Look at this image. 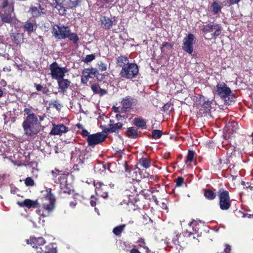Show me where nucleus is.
I'll return each instance as SVG.
<instances>
[{"label":"nucleus","mask_w":253,"mask_h":253,"mask_svg":"<svg viewBox=\"0 0 253 253\" xmlns=\"http://www.w3.org/2000/svg\"><path fill=\"white\" fill-rule=\"evenodd\" d=\"M213 91L222 98H229L232 94L231 89L224 83L217 84Z\"/></svg>","instance_id":"9"},{"label":"nucleus","mask_w":253,"mask_h":253,"mask_svg":"<svg viewBox=\"0 0 253 253\" xmlns=\"http://www.w3.org/2000/svg\"><path fill=\"white\" fill-rule=\"evenodd\" d=\"M70 28L68 26L54 25L52 29L53 36L59 39H66L69 33Z\"/></svg>","instance_id":"10"},{"label":"nucleus","mask_w":253,"mask_h":253,"mask_svg":"<svg viewBox=\"0 0 253 253\" xmlns=\"http://www.w3.org/2000/svg\"><path fill=\"white\" fill-rule=\"evenodd\" d=\"M52 105L54 107H55L58 110L60 109L62 107L61 104L57 100H55L53 101Z\"/></svg>","instance_id":"54"},{"label":"nucleus","mask_w":253,"mask_h":253,"mask_svg":"<svg viewBox=\"0 0 253 253\" xmlns=\"http://www.w3.org/2000/svg\"><path fill=\"white\" fill-rule=\"evenodd\" d=\"M95 59V55L94 54H89L87 55L84 59L83 61L85 63H88Z\"/></svg>","instance_id":"50"},{"label":"nucleus","mask_w":253,"mask_h":253,"mask_svg":"<svg viewBox=\"0 0 253 253\" xmlns=\"http://www.w3.org/2000/svg\"><path fill=\"white\" fill-rule=\"evenodd\" d=\"M211 8L213 14H217L221 11L222 7L217 1H213L211 5Z\"/></svg>","instance_id":"31"},{"label":"nucleus","mask_w":253,"mask_h":253,"mask_svg":"<svg viewBox=\"0 0 253 253\" xmlns=\"http://www.w3.org/2000/svg\"><path fill=\"white\" fill-rule=\"evenodd\" d=\"M37 28L36 21L34 18H30L23 26L24 31L27 32L28 34L32 33L36 30Z\"/></svg>","instance_id":"20"},{"label":"nucleus","mask_w":253,"mask_h":253,"mask_svg":"<svg viewBox=\"0 0 253 253\" xmlns=\"http://www.w3.org/2000/svg\"><path fill=\"white\" fill-rule=\"evenodd\" d=\"M127 135L129 137L132 138H135L137 137V130L134 127H129L127 131Z\"/></svg>","instance_id":"34"},{"label":"nucleus","mask_w":253,"mask_h":253,"mask_svg":"<svg viewBox=\"0 0 253 253\" xmlns=\"http://www.w3.org/2000/svg\"><path fill=\"white\" fill-rule=\"evenodd\" d=\"M98 68L101 71H105L107 70V65L102 62H100L98 64Z\"/></svg>","instance_id":"52"},{"label":"nucleus","mask_w":253,"mask_h":253,"mask_svg":"<svg viewBox=\"0 0 253 253\" xmlns=\"http://www.w3.org/2000/svg\"><path fill=\"white\" fill-rule=\"evenodd\" d=\"M136 244H137L138 247L143 248L146 246V244L145 239L142 238H139V239L136 242Z\"/></svg>","instance_id":"48"},{"label":"nucleus","mask_w":253,"mask_h":253,"mask_svg":"<svg viewBox=\"0 0 253 253\" xmlns=\"http://www.w3.org/2000/svg\"><path fill=\"white\" fill-rule=\"evenodd\" d=\"M66 38L69 39L70 41H73L75 43L78 42L79 38L77 34L75 33H71V31H69V33L68 34Z\"/></svg>","instance_id":"35"},{"label":"nucleus","mask_w":253,"mask_h":253,"mask_svg":"<svg viewBox=\"0 0 253 253\" xmlns=\"http://www.w3.org/2000/svg\"><path fill=\"white\" fill-rule=\"evenodd\" d=\"M44 9L42 7L40 3H36L35 5H32L29 10L33 18L39 17L42 15L44 14Z\"/></svg>","instance_id":"15"},{"label":"nucleus","mask_w":253,"mask_h":253,"mask_svg":"<svg viewBox=\"0 0 253 253\" xmlns=\"http://www.w3.org/2000/svg\"><path fill=\"white\" fill-rule=\"evenodd\" d=\"M138 68L136 64L130 63L123 66L120 72L122 77L131 79L135 78L138 73Z\"/></svg>","instance_id":"4"},{"label":"nucleus","mask_w":253,"mask_h":253,"mask_svg":"<svg viewBox=\"0 0 253 253\" xmlns=\"http://www.w3.org/2000/svg\"><path fill=\"white\" fill-rule=\"evenodd\" d=\"M28 244L31 245L33 248H38L39 246L43 245L45 243V239L41 237L37 238L30 237L29 239L26 240Z\"/></svg>","instance_id":"19"},{"label":"nucleus","mask_w":253,"mask_h":253,"mask_svg":"<svg viewBox=\"0 0 253 253\" xmlns=\"http://www.w3.org/2000/svg\"><path fill=\"white\" fill-rule=\"evenodd\" d=\"M200 222L196 220H193L188 223V225L192 227L193 230L195 233L197 234L199 232V226Z\"/></svg>","instance_id":"36"},{"label":"nucleus","mask_w":253,"mask_h":253,"mask_svg":"<svg viewBox=\"0 0 253 253\" xmlns=\"http://www.w3.org/2000/svg\"><path fill=\"white\" fill-rule=\"evenodd\" d=\"M68 131L69 128L63 124H53L52 128L49 134L52 135H61Z\"/></svg>","instance_id":"14"},{"label":"nucleus","mask_w":253,"mask_h":253,"mask_svg":"<svg viewBox=\"0 0 253 253\" xmlns=\"http://www.w3.org/2000/svg\"><path fill=\"white\" fill-rule=\"evenodd\" d=\"M3 180V177L1 176V175H0V185L1 184Z\"/></svg>","instance_id":"64"},{"label":"nucleus","mask_w":253,"mask_h":253,"mask_svg":"<svg viewBox=\"0 0 253 253\" xmlns=\"http://www.w3.org/2000/svg\"><path fill=\"white\" fill-rule=\"evenodd\" d=\"M68 175H54L53 179L54 182L60 185V193L70 194L72 190L68 188L67 176Z\"/></svg>","instance_id":"7"},{"label":"nucleus","mask_w":253,"mask_h":253,"mask_svg":"<svg viewBox=\"0 0 253 253\" xmlns=\"http://www.w3.org/2000/svg\"><path fill=\"white\" fill-rule=\"evenodd\" d=\"M25 184L27 186H33L34 185V181L31 177H27L25 179Z\"/></svg>","instance_id":"47"},{"label":"nucleus","mask_w":253,"mask_h":253,"mask_svg":"<svg viewBox=\"0 0 253 253\" xmlns=\"http://www.w3.org/2000/svg\"><path fill=\"white\" fill-rule=\"evenodd\" d=\"M101 196L102 197L104 198H106L108 197V193L107 192H103L101 195Z\"/></svg>","instance_id":"61"},{"label":"nucleus","mask_w":253,"mask_h":253,"mask_svg":"<svg viewBox=\"0 0 253 253\" xmlns=\"http://www.w3.org/2000/svg\"><path fill=\"white\" fill-rule=\"evenodd\" d=\"M150 164L151 161L149 159L142 158L139 160L138 165L145 169H148L150 167Z\"/></svg>","instance_id":"32"},{"label":"nucleus","mask_w":253,"mask_h":253,"mask_svg":"<svg viewBox=\"0 0 253 253\" xmlns=\"http://www.w3.org/2000/svg\"><path fill=\"white\" fill-rule=\"evenodd\" d=\"M14 3L13 0H1L0 7L4 11L3 13L0 12V18L3 23H8L11 25L18 24V20L14 12Z\"/></svg>","instance_id":"1"},{"label":"nucleus","mask_w":253,"mask_h":253,"mask_svg":"<svg viewBox=\"0 0 253 253\" xmlns=\"http://www.w3.org/2000/svg\"><path fill=\"white\" fill-rule=\"evenodd\" d=\"M204 196L206 199L209 200H212L215 199L216 197V194L211 190L205 189L204 191Z\"/></svg>","instance_id":"33"},{"label":"nucleus","mask_w":253,"mask_h":253,"mask_svg":"<svg viewBox=\"0 0 253 253\" xmlns=\"http://www.w3.org/2000/svg\"><path fill=\"white\" fill-rule=\"evenodd\" d=\"M169 107V104H166L163 107V109L164 111L168 110Z\"/></svg>","instance_id":"60"},{"label":"nucleus","mask_w":253,"mask_h":253,"mask_svg":"<svg viewBox=\"0 0 253 253\" xmlns=\"http://www.w3.org/2000/svg\"><path fill=\"white\" fill-rule=\"evenodd\" d=\"M126 224H121L114 228L113 233L118 237H121L122 232L125 230Z\"/></svg>","instance_id":"30"},{"label":"nucleus","mask_w":253,"mask_h":253,"mask_svg":"<svg viewBox=\"0 0 253 253\" xmlns=\"http://www.w3.org/2000/svg\"><path fill=\"white\" fill-rule=\"evenodd\" d=\"M91 88L94 93L99 94L101 96L107 93V90L101 88L99 84H92Z\"/></svg>","instance_id":"26"},{"label":"nucleus","mask_w":253,"mask_h":253,"mask_svg":"<svg viewBox=\"0 0 253 253\" xmlns=\"http://www.w3.org/2000/svg\"><path fill=\"white\" fill-rule=\"evenodd\" d=\"M231 251L230 246L228 245H226V247L224 250V251L226 253H229Z\"/></svg>","instance_id":"58"},{"label":"nucleus","mask_w":253,"mask_h":253,"mask_svg":"<svg viewBox=\"0 0 253 253\" xmlns=\"http://www.w3.org/2000/svg\"><path fill=\"white\" fill-rule=\"evenodd\" d=\"M181 237V235H176L175 238H174L173 241L174 242L175 244L179 245L180 244V242L179 241V238Z\"/></svg>","instance_id":"55"},{"label":"nucleus","mask_w":253,"mask_h":253,"mask_svg":"<svg viewBox=\"0 0 253 253\" xmlns=\"http://www.w3.org/2000/svg\"><path fill=\"white\" fill-rule=\"evenodd\" d=\"M24 134L28 138H32L40 131V123L37 117L25 118L22 123Z\"/></svg>","instance_id":"2"},{"label":"nucleus","mask_w":253,"mask_h":253,"mask_svg":"<svg viewBox=\"0 0 253 253\" xmlns=\"http://www.w3.org/2000/svg\"><path fill=\"white\" fill-rule=\"evenodd\" d=\"M87 182L88 183H90V182H88L87 181ZM91 182H93V184H94V186L96 187V188L97 189L96 191V193L97 194V193H99L100 194V188L103 185V183L102 182H97L96 183H95V180H93V181H91Z\"/></svg>","instance_id":"44"},{"label":"nucleus","mask_w":253,"mask_h":253,"mask_svg":"<svg viewBox=\"0 0 253 253\" xmlns=\"http://www.w3.org/2000/svg\"><path fill=\"white\" fill-rule=\"evenodd\" d=\"M195 233L189 232L188 230L184 231L183 232L184 237L187 238L189 242L193 244L197 245L199 242V241L195 236Z\"/></svg>","instance_id":"22"},{"label":"nucleus","mask_w":253,"mask_h":253,"mask_svg":"<svg viewBox=\"0 0 253 253\" xmlns=\"http://www.w3.org/2000/svg\"><path fill=\"white\" fill-rule=\"evenodd\" d=\"M36 89L38 91H42L43 93H46L47 92V89L46 87H44L43 86L40 84H35Z\"/></svg>","instance_id":"51"},{"label":"nucleus","mask_w":253,"mask_h":253,"mask_svg":"<svg viewBox=\"0 0 253 253\" xmlns=\"http://www.w3.org/2000/svg\"><path fill=\"white\" fill-rule=\"evenodd\" d=\"M162 132L160 130L155 129L152 132V136L153 139H157L161 138Z\"/></svg>","instance_id":"41"},{"label":"nucleus","mask_w":253,"mask_h":253,"mask_svg":"<svg viewBox=\"0 0 253 253\" xmlns=\"http://www.w3.org/2000/svg\"><path fill=\"white\" fill-rule=\"evenodd\" d=\"M194 152L193 151H189L187 156V160L186 163L187 165H190L193 161Z\"/></svg>","instance_id":"42"},{"label":"nucleus","mask_w":253,"mask_h":253,"mask_svg":"<svg viewBox=\"0 0 253 253\" xmlns=\"http://www.w3.org/2000/svg\"><path fill=\"white\" fill-rule=\"evenodd\" d=\"M56 5L55 7L61 14L66 13L67 9H71L77 6L81 0H55Z\"/></svg>","instance_id":"3"},{"label":"nucleus","mask_w":253,"mask_h":253,"mask_svg":"<svg viewBox=\"0 0 253 253\" xmlns=\"http://www.w3.org/2000/svg\"><path fill=\"white\" fill-rule=\"evenodd\" d=\"M116 118L118 120H120L121 119V118H122V116H121V115L118 114L116 115Z\"/></svg>","instance_id":"63"},{"label":"nucleus","mask_w":253,"mask_h":253,"mask_svg":"<svg viewBox=\"0 0 253 253\" xmlns=\"http://www.w3.org/2000/svg\"><path fill=\"white\" fill-rule=\"evenodd\" d=\"M172 47V45L169 42H165L162 44V46L161 47V51L162 52H166L167 50L166 48L169 49Z\"/></svg>","instance_id":"43"},{"label":"nucleus","mask_w":253,"mask_h":253,"mask_svg":"<svg viewBox=\"0 0 253 253\" xmlns=\"http://www.w3.org/2000/svg\"><path fill=\"white\" fill-rule=\"evenodd\" d=\"M133 123L138 127L146 128V121L142 118H135L133 120Z\"/></svg>","instance_id":"27"},{"label":"nucleus","mask_w":253,"mask_h":253,"mask_svg":"<svg viewBox=\"0 0 253 253\" xmlns=\"http://www.w3.org/2000/svg\"><path fill=\"white\" fill-rule=\"evenodd\" d=\"M45 198L49 200V204H43L42 208L45 211H47L48 212H50L53 210L55 207V198L53 195L51 193V190L47 191Z\"/></svg>","instance_id":"17"},{"label":"nucleus","mask_w":253,"mask_h":253,"mask_svg":"<svg viewBox=\"0 0 253 253\" xmlns=\"http://www.w3.org/2000/svg\"><path fill=\"white\" fill-rule=\"evenodd\" d=\"M240 1V0H229V5H233L234 4H237Z\"/></svg>","instance_id":"56"},{"label":"nucleus","mask_w":253,"mask_h":253,"mask_svg":"<svg viewBox=\"0 0 253 253\" xmlns=\"http://www.w3.org/2000/svg\"><path fill=\"white\" fill-rule=\"evenodd\" d=\"M137 103V100L130 96H127L124 98L121 102L123 107L126 109H129L132 106H135Z\"/></svg>","instance_id":"18"},{"label":"nucleus","mask_w":253,"mask_h":253,"mask_svg":"<svg viewBox=\"0 0 253 253\" xmlns=\"http://www.w3.org/2000/svg\"><path fill=\"white\" fill-rule=\"evenodd\" d=\"M156 193H159V190L155 188H151L147 191L142 190L141 192V194L144 197V199L150 201L151 195H153Z\"/></svg>","instance_id":"25"},{"label":"nucleus","mask_w":253,"mask_h":253,"mask_svg":"<svg viewBox=\"0 0 253 253\" xmlns=\"http://www.w3.org/2000/svg\"><path fill=\"white\" fill-rule=\"evenodd\" d=\"M49 69L52 78L56 80L62 79L65 74L68 72L66 67H60L56 62L50 64Z\"/></svg>","instance_id":"5"},{"label":"nucleus","mask_w":253,"mask_h":253,"mask_svg":"<svg viewBox=\"0 0 253 253\" xmlns=\"http://www.w3.org/2000/svg\"><path fill=\"white\" fill-rule=\"evenodd\" d=\"M106 137V135L101 132L95 134H90L87 137V141L88 145L94 146V145L101 143L104 141Z\"/></svg>","instance_id":"13"},{"label":"nucleus","mask_w":253,"mask_h":253,"mask_svg":"<svg viewBox=\"0 0 253 253\" xmlns=\"http://www.w3.org/2000/svg\"><path fill=\"white\" fill-rule=\"evenodd\" d=\"M17 205L20 207H25L28 209L37 208L39 206L38 200L33 201L29 199H26L22 201H18Z\"/></svg>","instance_id":"16"},{"label":"nucleus","mask_w":253,"mask_h":253,"mask_svg":"<svg viewBox=\"0 0 253 253\" xmlns=\"http://www.w3.org/2000/svg\"><path fill=\"white\" fill-rule=\"evenodd\" d=\"M95 171L97 173H107L106 167L102 164H98L94 167Z\"/></svg>","instance_id":"39"},{"label":"nucleus","mask_w":253,"mask_h":253,"mask_svg":"<svg viewBox=\"0 0 253 253\" xmlns=\"http://www.w3.org/2000/svg\"><path fill=\"white\" fill-rule=\"evenodd\" d=\"M99 72L96 68H86L82 72L81 77V82L86 84L89 78H93L99 75Z\"/></svg>","instance_id":"11"},{"label":"nucleus","mask_w":253,"mask_h":253,"mask_svg":"<svg viewBox=\"0 0 253 253\" xmlns=\"http://www.w3.org/2000/svg\"><path fill=\"white\" fill-rule=\"evenodd\" d=\"M202 30L205 34L208 33H212L211 34L212 38L216 39L217 36L221 34L222 27L219 24L212 23L204 26Z\"/></svg>","instance_id":"8"},{"label":"nucleus","mask_w":253,"mask_h":253,"mask_svg":"<svg viewBox=\"0 0 253 253\" xmlns=\"http://www.w3.org/2000/svg\"><path fill=\"white\" fill-rule=\"evenodd\" d=\"M159 195V192L158 193H155L153 195H151V197H150V202H155L157 205H158L159 201L157 199V197Z\"/></svg>","instance_id":"49"},{"label":"nucleus","mask_w":253,"mask_h":253,"mask_svg":"<svg viewBox=\"0 0 253 253\" xmlns=\"http://www.w3.org/2000/svg\"><path fill=\"white\" fill-rule=\"evenodd\" d=\"M174 182L176 183V187H180L183 184L185 183L184 178L181 176L178 177L175 180Z\"/></svg>","instance_id":"46"},{"label":"nucleus","mask_w":253,"mask_h":253,"mask_svg":"<svg viewBox=\"0 0 253 253\" xmlns=\"http://www.w3.org/2000/svg\"><path fill=\"white\" fill-rule=\"evenodd\" d=\"M100 20L101 22V26L103 28L106 30H109L112 28L114 21L109 18L103 16L101 18Z\"/></svg>","instance_id":"24"},{"label":"nucleus","mask_w":253,"mask_h":253,"mask_svg":"<svg viewBox=\"0 0 253 253\" xmlns=\"http://www.w3.org/2000/svg\"><path fill=\"white\" fill-rule=\"evenodd\" d=\"M97 198L94 196H91L90 197V204L92 207H95L96 205Z\"/></svg>","instance_id":"53"},{"label":"nucleus","mask_w":253,"mask_h":253,"mask_svg":"<svg viewBox=\"0 0 253 253\" xmlns=\"http://www.w3.org/2000/svg\"><path fill=\"white\" fill-rule=\"evenodd\" d=\"M141 179L142 175H126L125 181L127 183L136 184L139 183Z\"/></svg>","instance_id":"23"},{"label":"nucleus","mask_w":253,"mask_h":253,"mask_svg":"<svg viewBox=\"0 0 253 253\" xmlns=\"http://www.w3.org/2000/svg\"><path fill=\"white\" fill-rule=\"evenodd\" d=\"M194 36L192 34H188L183 39L182 48L187 53L191 54L193 52Z\"/></svg>","instance_id":"12"},{"label":"nucleus","mask_w":253,"mask_h":253,"mask_svg":"<svg viewBox=\"0 0 253 253\" xmlns=\"http://www.w3.org/2000/svg\"><path fill=\"white\" fill-rule=\"evenodd\" d=\"M202 108L206 109L205 112H207L210 110L211 108V102L209 99H204V103L202 106Z\"/></svg>","instance_id":"40"},{"label":"nucleus","mask_w":253,"mask_h":253,"mask_svg":"<svg viewBox=\"0 0 253 253\" xmlns=\"http://www.w3.org/2000/svg\"><path fill=\"white\" fill-rule=\"evenodd\" d=\"M77 202H70V206L71 207H74L76 206L77 205Z\"/></svg>","instance_id":"59"},{"label":"nucleus","mask_w":253,"mask_h":253,"mask_svg":"<svg viewBox=\"0 0 253 253\" xmlns=\"http://www.w3.org/2000/svg\"><path fill=\"white\" fill-rule=\"evenodd\" d=\"M24 112L25 114L27 115L26 118H29V117H37L32 112L31 109L28 108H26L24 109Z\"/></svg>","instance_id":"45"},{"label":"nucleus","mask_w":253,"mask_h":253,"mask_svg":"<svg viewBox=\"0 0 253 253\" xmlns=\"http://www.w3.org/2000/svg\"><path fill=\"white\" fill-rule=\"evenodd\" d=\"M117 64L118 66L122 67V68L123 66H126L127 64H129L128 63V59L127 57L120 56L117 58Z\"/></svg>","instance_id":"29"},{"label":"nucleus","mask_w":253,"mask_h":253,"mask_svg":"<svg viewBox=\"0 0 253 253\" xmlns=\"http://www.w3.org/2000/svg\"><path fill=\"white\" fill-rule=\"evenodd\" d=\"M227 128H228V130L229 131V133H232L233 132H236L238 128V124L236 122H232L231 123H229L227 125Z\"/></svg>","instance_id":"38"},{"label":"nucleus","mask_w":253,"mask_h":253,"mask_svg":"<svg viewBox=\"0 0 253 253\" xmlns=\"http://www.w3.org/2000/svg\"><path fill=\"white\" fill-rule=\"evenodd\" d=\"M53 248L52 245H49L44 248V249L40 248V250L37 251V253H52Z\"/></svg>","instance_id":"37"},{"label":"nucleus","mask_w":253,"mask_h":253,"mask_svg":"<svg viewBox=\"0 0 253 253\" xmlns=\"http://www.w3.org/2000/svg\"><path fill=\"white\" fill-rule=\"evenodd\" d=\"M143 249L145 250L146 253H149L150 252L149 248L146 246Z\"/></svg>","instance_id":"62"},{"label":"nucleus","mask_w":253,"mask_h":253,"mask_svg":"<svg viewBox=\"0 0 253 253\" xmlns=\"http://www.w3.org/2000/svg\"><path fill=\"white\" fill-rule=\"evenodd\" d=\"M82 134L83 136H87V137H88V136L90 135V134H89V132H88V131L85 129L83 130Z\"/></svg>","instance_id":"57"},{"label":"nucleus","mask_w":253,"mask_h":253,"mask_svg":"<svg viewBox=\"0 0 253 253\" xmlns=\"http://www.w3.org/2000/svg\"><path fill=\"white\" fill-rule=\"evenodd\" d=\"M123 126V124L121 123H117L115 124L110 125L109 127L106 130L105 132H116L119 129H120Z\"/></svg>","instance_id":"28"},{"label":"nucleus","mask_w":253,"mask_h":253,"mask_svg":"<svg viewBox=\"0 0 253 253\" xmlns=\"http://www.w3.org/2000/svg\"><path fill=\"white\" fill-rule=\"evenodd\" d=\"M58 89L59 92L64 93L66 92L70 85L71 82L68 79H65L62 78V79L58 80Z\"/></svg>","instance_id":"21"},{"label":"nucleus","mask_w":253,"mask_h":253,"mask_svg":"<svg viewBox=\"0 0 253 253\" xmlns=\"http://www.w3.org/2000/svg\"><path fill=\"white\" fill-rule=\"evenodd\" d=\"M218 194L220 208L222 210H228L231 205L229 192L223 189H220Z\"/></svg>","instance_id":"6"}]
</instances>
